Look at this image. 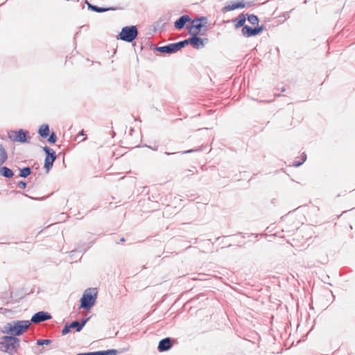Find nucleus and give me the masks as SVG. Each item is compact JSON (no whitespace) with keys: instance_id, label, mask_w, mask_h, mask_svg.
Segmentation results:
<instances>
[{"instance_id":"obj_12","label":"nucleus","mask_w":355,"mask_h":355,"mask_svg":"<svg viewBox=\"0 0 355 355\" xmlns=\"http://www.w3.org/2000/svg\"><path fill=\"white\" fill-rule=\"evenodd\" d=\"M182 42H184V45L186 44H190L193 47L196 49L201 48L204 46V42L202 39L196 36H193V37L182 41Z\"/></svg>"},{"instance_id":"obj_16","label":"nucleus","mask_w":355,"mask_h":355,"mask_svg":"<svg viewBox=\"0 0 355 355\" xmlns=\"http://www.w3.org/2000/svg\"><path fill=\"white\" fill-rule=\"evenodd\" d=\"M0 175L5 178H11L13 177L14 173L11 169L6 166H3L0 168Z\"/></svg>"},{"instance_id":"obj_5","label":"nucleus","mask_w":355,"mask_h":355,"mask_svg":"<svg viewBox=\"0 0 355 355\" xmlns=\"http://www.w3.org/2000/svg\"><path fill=\"white\" fill-rule=\"evenodd\" d=\"M206 18L202 17L199 19H193L191 24L187 26L189 33L193 36L200 35L202 31V28L205 26Z\"/></svg>"},{"instance_id":"obj_19","label":"nucleus","mask_w":355,"mask_h":355,"mask_svg":"<svg viewBox=\"0 0 355 355\" xmlns=\"http://www.w3.org/2000/svg\"><path fill=\"white\" fill-rule=\"evenodd\" d=\"M245 17L244 15L243 14H241L240 15H239V17L235 19V21H236V24H235V27L236 28H240L241 26H243L245 22Z\"/></svg>"},{"instance_id":"obj_25","label":"nucleus","mask_w":355,"mask_h":355,"mask_svg":"<svg viewBox=\"0 0 355 355\" xmlns=\"http://www.w3.org/2000/svg\"><path fill=\"white\" fill-rule=\"evenodd\" d=\"M56 139L57 137L55 135L53 132L48 139V141L51 144H54L56 141Z\"/></svg>"},{"instance_id":"obj_11","label":"nucleus","mask_w":355,"mask_h":355,"mask_svg":"<svg viewBox=\"0 0 355 355\" xmlns=\"http://www.w3.org/2000/svg\"><path fill=\"white\" fill-rule=\"evenodd\" d=\"M51 318V316L50 314H49L46 312L44 311H40L33 315V316L31 318V322L33 323H40L41 322L49 320Z\"/></svg>"},{"instance_id":"obj_2","label":"nucleus","mask_w":355,"mask_h":355,"mask_svg":"<svg viewBox=\"0 0 355 355\" xmlns=\"http://www.w3.org/2000/svg\"><path fill=\"white\" fill-rule=\"evenodd\" d=\"M30 325V322L27 320L18 321L14 324L8 323L5 327L4 332L15 336H19L23 334L29 327Z\"/></svg>"},{"instance_id":"obj_7","label":"nucleus","mask_w":355,"mask_h":355,"mask_svg":"<svg viewBox=\"0 0 355 355\" xmlns=\"http://www.w3.org/2000/svg\"><path fill=\"white\" fill-rule=\"evenodd\" d=\"M184 46V42H178L170 44L167 46L159 47L157 49L162 53H171L179 51L180 49Z\"/></svg>"},{"instance_id":"obj_13","label":"nucleus","mask_w":355,"mask_h":355,"mask_svg":"<svg viewBox=\"0 0 355 355\" xmlns=\"http://www.w3.org/2000/svg\"><path fill=\"white\" fill-rule=\"evenodd\" d=\"M171 347L172 344L171 339L169 338H166L159 341L157 349L159 352H164L170 349Z\"/></svg>"},{"instance_id":"obj_15","label":"nucleus","mask_w":355,"mask_h":355,"mask_svg":"<svg viewBox=\"0 0 355 355\" xmlns=\"http://www.w3.org/2000/svg\"><path fill=\"white\" fill-rule=\"evenodd\" d=\"M116 351L115 349H109L106 351H99L95 352H87L78 354L77 355H116Z\"/></svg>"},{"instance_id":"obj_23","label":"nucleus","mask_w":355,"mask_h":355,"mask_svg":"<svg viewBox=\"0 0 355 355\" xmlns=\"http://www.w3.org/2000/svg\"><path fill=\"white\" fill-rule=\"evenodd\" d=\"M89 7L92 8V10H94L98 12H105L109 10V8H103L96 6H90Z\"/></svg>"},{"instance_id":"obj_10","label":"nucleus","mask_w":355,"mask_h":355,"mask_svg":"<svg viewBox=\"0 0 355 355\" xmlns=\"http://www.w3.org/2000/svg\"><path fill=\"white\" fill-rule=\"evenodd\" d=\"M263 30V28L262 26L255 27L254 28H252L248 26H244L242 28V34L245 37H249L259 34Z\"/></svg>"},{"instance_id":"obj_18","label":"nucleus","mask_w":355,"mask_h":355,"mask_svg":"<svg viewBox=\"0 0 355 355\" xmlns=\"http://www.w3.org/2000/svg\"><path fill=\"white\" fill-rule=\"evenodd\" d=\"M87 320H83V322L80 324L78 321H73L70 324L69 327L71 329L76 328L77 331H80L83 327L85 326Z\"/></svg>"},{"instance_id":"obj_28","label":"nucleus","mask_w":355,"mask_h":355,"mask_svg":"<svg viewBox=\"0 0 355 355\" xmlns=\"http://www.w3.org/2000/svg\"><path fill=\"white\" fill-rule=\"evenodd\" d=\"M80 135H84V130H82V131L80 132Z\"/></svg>"},{"instance_id":"obj_3","label":"nucleus","mask_w":355,"mask_h":355,"mask_svg":"<svg viewBox=\"0 0 355 355\" xmlns=\"http://www.w3.org/2000/svg\"><path fill=\"white\" fill-rule=\"evenodd\" d=\"M97 291L95 288L87 289L80 300V307L89 309L95 303Z\"/></svg>"},{"instance_id":"obj_9","label":"nucleus","mask_w":355,"mask_h":355,"mask_svg":"<svg viewBox=\"0 0 355 355\" xmlns=\"http://www.w3.org/2000/svg\"><path fill=\"white\" fill-rule=\"evenodd\" d=\"M247 3L243 0L235 1V2H231L226 5L222 9V11L223 12H230L232 10H234L236 9H241L246 7Z\"/></svg>"},{"instance_id":"obj_26","label":"nucleus","mask_w":355,"mask_h":355,"mask_svg":"<svg viewBox=\"0 0 355 355\" xmlns=\"http://www.w3.org/2000/svg\"><path fill=\"white\" fill-rule=\"evenodd\" d=\"M70 329H71V328H70L69 325H66L62 331V334L65 335V334H68L70 331Z\"/></svg>"},{"instance_id":"obj_1","label":"nucleus","mask_w":355,"mask_h":355,"mask_svg":"<svg viewBox=\"0 0 355 355\" xmlns=\"http://www.w3.org/2000/svg\"><path fill=\"white\" fill-rule=\"evenodd\" d=\"M19 347V339L16 337L5 336L0 342V350L13 354L16 353Z\"/></svg>"},{"instance_id":"obj_6","label":"nucleus","mask_w":355,"mask_h":355,"mask_svg":"<svg viewBox=\"0 0 355 355\" xmlns=\"http://www.w3.org/2000/svg\"><path fill=\"white\" fill-rule=\"evenodd\" d=\"M44 150L46 154L44 162V168L47 171L52 167L53 162L56 158L55 153L53 150L50 149L49 147H44Z\"/></svg>"},{"instance_id":"obj_8","label":"nucleus","mask_w":355,"mask_h":355,"mask_svg":"<svg viewBox=\"0 0 355 355\" xmlns=\"http://www.w3.org/2000/svg\"><path fill=\"white\" fill-rule=\"evenodd\" d=\"M8 137L13 141L24 142L26 141V132L23 130L10 131L8 132Z\"/></svg>"},{"instance_id":"obj_14","label":"nucleus","mask_w":355,"mask_h":355,"mask_svg":"<svg viewBox=\"0 0 355 355\" xmlns=\"http://www.w3.org/2000/svg\"><path fill=\"white\" fill-rule=\"evenodd\" d=\"M191 19L189 15H182L177 21H175L174 26L177 29L182 28L186 23L190 21Z\"/></svg>"},{"instance_id":"obj_22","label":"nucleus","mask_w":355,"mask_h":355,"mask_svg":"<svg viewBox=\"0 0 355 355\" xmlns=\"http://www.w3.org/2000/svg\"><path fill=\"white\" fill-rule=\"evenodd\" d=\"M248 20L252 25H257L259 24V19L254 15H248Z\"/></svg>"},{"instance_id":"obj_21","label":"nucleus","mask_w":355,"mask_h":355,"mask_svg":"<svg viewBox=\"0 0 355 355\" xmlns=\"http://www.w3.org/2000/svg\"><path fill=\"white\" fill-rule=\"evenodd\" d=\"M31 173V168L29 167H26L20 170L19 173V177L21 178H26L28 177Z\"/></svg>"},{"instance_id":"obj_4","label":"nucleus","mask_w":355,"mask_h":355,"mask_svg":"<svg viewBox=\"0 0 355 355\" xmlns=\"http://www.w3.org/2000/svg\"><path fill=\"white\" fill-rule=\"evenodd\" d=\"M138 31L135 26H125L118 35L117 39L125 42H131L137 36Z\"/></svg>"},{"instance_id":"obj_20","label":"nucleus","mask_w":355,"mask_h":355,"mask_svg":"<svg viewBox=\"0 0 355 355\" xmlns=\"http://www.w3.org/2000/svg\"><path fill=\"white\" fill-rule=\"evenodd\" d=\"M7 159V153L4 148L0 146V166H1Z\"/></svg>"},{"instance_id":"obj_27","label":"nucleus","mask_w":355,"mask_h":355,"mask_svg":"<svg viewBox=\"0 0 355 355\" xmlns=\"http://www.w3.org/2000/svg\"><path fill=\"white\" fill-rule=\"evenodd\" d=\"M17 187L20 189H24L26 187V183L23 181H20L17 184Z\"/></svg>"},{"instance_id":"obj_24","label":"nucleus","mask_w":355,"mask_h":355,"mask_svg":"<svg viewBox=\"0 0 355 355\" xmlns=\"http://www.w3.org/2000/svg\"><path fill=\"white\" fill-rule=\"evenodd\" d=\"M51 341L50 340H37V344L38 345H48L51 343Z\"/></svg>"},{"instance_id":"obj_17","label":"nucleus","mask_w":355,"mask_h":355,"mask_svg":"<svg viewBox=\"0 0 355 355\" xmlns=\"http://www.w3.org/2000/svg\"><path fill=\"white\" fill-rule=\"evenodd\" d=\"M39 134L41 137L46 138L49 134V128L46 124H43L39 129Z\"/></svg>"}]
</instances>
